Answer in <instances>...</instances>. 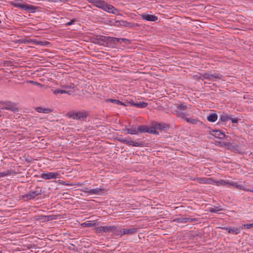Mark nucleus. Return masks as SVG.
Instances as JSON below:
<instances>
[{"instance_id": "a19ab883", "label": "nucleus", "mask_w": 253, "mask_h": 253, "mask_svg": "<svg viewBox=\"0 0 253 253\" xmlns=\"http://www.w3.org/2000/svg\"><path fill=\"white\" fill-rule=\"evenodd\" d=\"M195 220H196V219L195 218H192L190 217H186V223L187 222H192Z\"/></svg>"}, {"instance_id": "a211bd4d", "label": "nucleus", "mask_w": 253, "mask_h": 253, "mask_svg": "<svg viewBox=\"0 0 253 253\" xmlns=\"http://www.w3.org/2000/svg\"><path fill=\"white\" fill-rule=\"evenodd\" d=\"M26 42L27 43H32L34 45H45V43L46 42H44L38 41L36 40H27Z\"/></svg>"}, {"instance_id": "39448f33", "label": "nucleus", "mask_w": 253, "mask_h": 253, "mask_svg": "<svg viewBox=\"0 0 253 253\" xmlns=\"http://www.w3.org/2000/svg\"><path fill=\"white\" fill-rule=\"evenodd\" d=\"M116 229L115 226H99L94 228V231L96 233L99 234L102 233L110 232Z\"/></svg>"}, {"instance_id": "c03bdc74", "label": "nucleus", "mask_w": 253, "mask_h": 253, "mask_svg": "<svg viewBox=\"0 0 253 253\" xmlns=\"http://www.w3.org/2000/svg\"><path fill=\"white\" fill-rule=\"evenodd\" d=\"M74 22H75V20H72L70 22H68L66 24H67V25L69 26V25H72Z\"/></svg>"}, {"instance_id": "cd10ccee", "label": "nucleus", "mask_w": 253, "mask_h": 253, "mask_svg": "<svg viewBox=\"0 0 253 253\" xmlns=\"http://www.w3.org/2000/svg\"><path fill=\"white\" fill-rule=\"evenodd\" d=\"M230 115L227 114H223L220 116V120L222 122H226L229 121Z\"/></svg>"}, {"instance_id": "6e6552de", "label": "nucleus", "mask_w": 253, "mask_h": 253, "mask_svg": "<svg viewBox=\"0 0 253 253\" xmlns=\"http://www.w3.org/2000/svg\"><path fill=\"white\" fill-rule=\"evenodd\" d=\"M42 193L41 189H38L35 191H31L23 196V197L28 200L34 199L38 195Z\"/></svg>"}, {"instance_id": "412c9836", "label": "nucleus", "mask_w": 253, "mask_h": 253, "mask_svg": "<svg viewBox=\"0 0 253 253\" xmlns=\"http://www.w3.org/2000/svg\"><path fill=\"white\" fill-rule=\"evenodd\" d=\"M131 104L136 107L139 108H143L146 107L148 105V103L144 102H139L137 103L133 102L131 103Z\"/></svg>"}, {"instance_id": "2eb2a0df", "label": "nucleus", "mask_w": 253, "mask_h": 253, "mask_svg": "<svg viewBox=\"0 0 253 253\" xmlns=\"http://www.w3.org/2000/svg\"><path fill=\"white\" fill-rule=\"evenodd\" d=\"M225 230H226L228 233H231L234 235L238 234L240 233V228L238 227H224L223 228Z\"/></svg>"}, {"instance_id": "de8ad7c7", "label": "nucleus", "mask_w": 253, "mask_h": 253, "mask_svg": "<svg viewBox=\"0 0 253 253\" xmlns=\"http://www.w3.org/2000/svg\"><path fill=\"white\" fill-rule=\"evenodd\" d=\"M126 22H125V21H122V23H124V24H125Z\"/></svg>"}, {"instance_id": "473e14b6", "label": "nucleus", "mask_w": 253, "mask_h": 253, "mask_svg": "<svg viewBox=\"0 0 253 253\" xmlns=\"http://www.w3.org/2000/svg\"><path fill=\"white\" fill-rule=\"evenodd\" d=\"M235 187H236V188L238 189H241V190H244V191H250L249 190V189H246L245 188L243 185H241V184H239L238 183L236 182V184H235Z\"/></svg>"}, {"instance_id": "c756f323", "label": "nucleus", "mask_w": 253, "mask_h": 253, "mask_svg": "<svg viewBox=\"0 0 253 253\" xmlns=\"http://www.w3.org/2000/svg\"><path fill=\"white\" fill-rule=\"evenodd\" d=\"M173 221L176 222L178 223H186V217H179L176 218L173 220Z\"/></svg>"}, {"instance_id": "ddd939ff", "label": "nucleus", "mask_w": 253, "mask_h": 253, "mask_svg": "<svg viewBox=\"0 0 253 253\" xmlns=\"http://www.w3.org/2000/svg\"><path fill=\"white\" fill-rule=\"evenodd\" d=\"M141 17L142 20L147 21H155L158 19V18L156 16L147 14H142Z\"/></svg>"}, {"instance_id": "dca6fc26", "label": "nucleus", "mask_w": 253, "mask_h": 253, "mask_svg": "<svg viewBox=\"0 0 253 253\" xmlns=\"http://www.w3.org/2000/svg\"><path fill=\"white\" fill-rule=\"evenodd\" d=\"M39 219L42 220L43 221H48L56 219V216L55 215H41L39 216Z\"/></svg>"}, {"instance_id": "423d86ee", "label": "nucleus", "mask_w": 253, "mask_h": 253, "mask_svg": "<svg viewBox=\"0 0 253 253\" xmlns=\"http://www.w3.org/2000/svg\"><path fill=\"white\" fill-rule=\"evenodd\" d=\"M119 141L125 144L131 145L134 147H142L143 146V142L141 141L135 142L132 140H128L126 138H119Z\"/></svg>"}, {"instance_id": "a18cd8bd", "label": "nucleus", "mask_w": 253, "mask_h": 253, "mask_svg": "<svg viewBox=\"0 0 253 253\" xmlns=\"http://www.w3.org/2000/svg\"><path fill=\"white\" fill-rule=\"evenodd\" d=\"M156 132L157 131L155 130L153 131V129H151V130L149 129V132L151 133H156Z\"/></svg>"}, {"instance_id": "7ed1b4c3", "label": "nucleus", "mask_w": 253, "mask_h": 253, "mask_svg": "<svg viewBox=\"0 0 253 253\" xmlns=\"http://www.w3.org/2000/svg\"><path fill=\"white\" fill-rule=\"evenodd\" d=\"M87 114L85 111L71 112L68 113V116L73 119L81 120L86 117Z\"/></svg>"}, {"instance_id": "72a5a7b5", "label": "nucleus", "mask_w": 253, "mask_h": 253, "mask_svg": "<svg viewBox=\"0 0 253 253\" xmlns=\"http://www.w3.org/2000/svg\"><path fill=\"white\" fill-rule=\"evenodd\" d=\"M252 227H253V223H250V224H243L240 227V228L243 229V228H246L247 229H249V228H251Z\"/></svg>"}, {"instance_id": "4c0bfd02", "label": "nucleus", "mask_w": 253, "mask_h": 253, "mask_svg": "<svg viewBox=\"0 0 253 253\" xmlns=\"http://www.w3.org/2000/svg\"><path fill=\"white\" fill-rule=\"evenodd\" d=\"M229 121H231L232 123H237L238 122L239 119L237 118H231L230 116V119H229Z\"/></svg>"}, {"instance_id": "bb28decb", "label": "nucleus", "mask_w": 253, "mask_h": 253, "mask_svg": "<svg viewBox=\"0 0 253 253\" xmlns=\"http://www.w3.org/2000/svg\"><path fill=\"white\" fill-rule=\"evenodd\" d=\"M221 145L224 146L226 148L229 150H233L235 147L234 144L230 142H223Z\"/></svg>"}, {"instance_id": "e433bc0d", "label": "nucleus", "mask_w": 253, "mask_h": 253, "mask_svg": "<svg viewBox=\"0 0 253 253\" xmlns=\"http://www.w3.org/2000/svg\"><path fill=\"white\" fill-rule=\"evenodd\" d=\"M65 90H66V91H72V93L74 92V90H73V89H74V87L72 86H65Z\"/></svg>"}, {"instance_id": "58836bf2", "label": "nucleus", "mask_w": 253, "mask_h": 253, "mask_svg": "<svg viewBox=\"0 0 253 253\" xmlns=\"http://www.w3.org/2000/svg\"><path fill=\"white\" fill-rule=\"evenodd\" d=\"M124 231V229H121L119 230H117L116 232V235H125V234H123V231Z\"/></svg>"}, {"instance_id": "f257e3e1", "label": "nucleus", "mask_w": 253, "mask_h": 253, "mask_svg": "<svg viewBox=\"0 0 253 253\" xmlns=\"http://www.w3.org/2000/svg\"><path fill=\"white\" fill-rule=\"evenodd\" d=\"M187 106L183 104H177L175 108L172 110V113L176 115L177 117L181 118L187 122L192 124H196L198 120L192 118H187L188 114L186 112Z\"/></svg>"}, {"instance_id": "0eeeda50", "label": "nucleus", "mask_w": 253, "mask_h": 253, "mask_svg": "<svg viewBox=\"0 0 253 253\" xmlns=\"http://www.w3.org/2000/svg\"><path fill=\"white\" fill-rule=\"evenodd\" d=\"M12 4L15 7L21 8L28 11H32V10L35 9L34 6L29 5L26 4H22L17 1H13Z\"/></svg>"}, {"instance_id": "f3484780", "label": "nucleus", "mask_w": 253, "mask_h": 253, "mask_svg": "<svg viewBox=\"0 0 253 253\" xmlns=\"http://www.w3.org/2000/svg\"><path fill=\"white\" fill-rule=\"evenodd\" d=\"M227 181L228 180L219 179L218 180H215L214 179L213 185H215L217 186L224 185L227 186Z\"/></svg>"}, {"instance_id": "aec40b11", "label": "nucleus", "mask_w": 253, "mask_h": 253, "mask_svg": "<svg viewBox=\"0 0 253 253\" xmlns=\"http://www.w3.org/2000/svg\"><path fill=\"white\" fill-rule=\"evenodd\" d=\"M217 119V115L215 113L210 114L207 117V120L210 122H214Z\"/></svg>"}, {"instance_id": "f03ea898", "label": "nucleus", "mask_w": 253, "mask_h": 253, "mask_svg": "<svg viewBox=\"0 0 253 253\" xmlns=\"http://www.w3.org/2000/svg\"><path fill=\"white\" fill-rule=\"evenodd\" d=\"M223 77L219 73H214L211 74V73H205L204 74H201L199 78L204 80L207 79L210 81H215L216 80H223Z\"/></svg>"}, {"instance_id": "9b49d317", "label": "nucleus", "mask_w": 253, "mask_h": 253, "mask_svg": "<svg viewBox=\"0 0 253 253\" xmlns=\"http://www.w3.org/2000/svg\"><path fill=\"white\" fill-rule=\"evenodd\" d=\"M195 180L197 182L201 184H210L213 185L214 183V179L211 177H197L195 179Z\"/></svg>"}, {"instance_id": "09e8293b", "label": "nucleus", "mask_w": 253, "mask_h": 253, "mask_svg": "<svg viewBox=\"0 0 253 253\" xmlns=\"http://www.w3.org/2000/svg\"><path fill=\"white\" fill-rule=\"evenodd\" d=\"M1 117V115L0 114V117Z\"/></svg>"}, {"instance_id": "7c9ffc66", "label": "nucleus", "mask_w": 253, "mask_h": 253, "mask_svg": "<svg viewBox=\"0 0 253 253\" xmlns=\"http://www.w3.org/2000/svg\"><path fill=\"white\" fill-rule=\"evenodd\" d=\"M12 173V171L10 170H6L5 171L0 172V178L4 177L5 176L10 175Z\"/></svg>"}, {"instance_id": "2f4dec72", "label": "nucleus", "mask_w": 253, "mask_h": 253, "mask_svg": "<svg viewBox=\"0 0 253 253\" xmlns=\"http://www.w3.org/2000/svg\"><path fill=\"white\" fill-rule=\"evenodd\" d=\"M95 225V223L94 221H88L84 222L82 224V225L84 227H91Z\"/></svg>"}, {"instance_id": "b1692460", "label": "nucleus", "mask_w": 253, "mask_h": 253, "mask_svg": "<svg viewBox=\"0 0 253 253\" xmlns=\"http://www.w3.org/2000/svg\"><path fill=\"white\" fill-rule=\"evenodd\" d=\"M125 131L126 132L127 134H138V130H137V128L134 127H132L130 128H126L125 129Z\"/></svg>"}, {"instance_id": "20e7f679", "label": "nucleus", "mask_w": 253, "mask_h": 253, "mask_svg": "<svg viewBox=\"0 0 253 253\" xmlns=\"http://www.w3.org/2000/svg\"><path fill=\"white\" fill-rule=\"evenodd\" d=\"M104 190L101 187H96L95 188H93V189H88L86 187H84L82 190V191L83 192L87 194L88 195H102L104 193Z\"/></svg>"}, {"instance_id": "9d476101", "label": "nucleus", "mask_w": 253, "mask_h": 253, "mask_svg": "<svg viewBox=\"0 0 253 253\" xmlns=\"http://www.w3.org/2000/svg\"><path fill=\"white\" fill-rule=\"evenodd\" d=\"M87 1L91 3L94 6L103 10L105 4V2L102 0H87Z\"/></svg>"}, {"instance_id": "c85d7f7f", "label": "nucleus", "mask_w": 253, "mask_h": 253, "mask_svg": "<svg viewBox=\"0 0 253 253\" xmlns=\"http://www.w3.org/2000/svg\"><path fill=\"white\" fill-rule=\"evenodd\" d=\"M107 101L109 102H112L114 104H118V105H124L123 103H122L120 100H117V99H109L107 100Z\"/></svg>"}, {"instance_id": "79ce46f5", "label": "nucleus", "mask_w": 253, "mask_h": 253, "mask_svg": "<svg viewBox=\"0 0 253 253\" xmlns=\"http://www.w3.org/2000/svg\"><path fill=\"white\" fill-rule=\"evenodd\" d=\"M124 42L126 44L129 43V40L125 38H121V42Z\"/></svg>"}, {"instance_id": "4be33fe9", "label": "nucleus", "mask_w": 253, "mask_h": 253, "mask_svg": "<svg viewBox=\"0 0 253 253\" xmlns=\"http://www.w3.org/2000/svg\"><path fill=\"white\" fill-rule=\"evenodd\" d=\"M137 130H138V132H149V128L145 126V125H141L139 126L137 128Z\"/></svg>"}, {"instance_id": "f8f14e48", "label": "nucleus", "mask_w": 253, "mask_h": 253, "mask_svg": "<svg viewBox=\"0 0 253 253\" xmlns=\"http://www.w3.org/2000/svg\"><path fill=\"white\" fill-rule=\"evenodd\" d=\"M103 10L108 13H110L114 14H118L119 10L118 9L114 7L113 5H110L105 3L104 7Z\"/></svg>"}, {"instance_id": "c9c22d12", "label": "nucleus", "mask_w": 253, "mask_h": 253, "mask_svg": "<svg viewBox=\"0 0 253 253\" xmlns=\"http://www.w3.org/2000/svg\"><path fill=\"white\" fill-rule=\"evenodd\" d=\"M236 183V182H234V181H229L228 180V181H227V186H231L235 187Z\"/></svg>"}, {"instance_id": "1a4fd4ad", "label": "nucleus", "mask_w": 253, "mask_h": 253, "mask_svg": "<svg viewBox=\"0 0 253 253\" xmlns=\"http://www.w3.org/2000/svg\"><path fill=\"white\" fill-rule=\"evenodd\" d=\"M59 174L57 172L42 173L41 177L44 180L56 179L58 177Z\"/></svg>"}, {"instance_id": "393cba45", "label": "nucleus", "mask_w": 253, "mask_h": 253, "mask_svg": "<svg viewBox=\"0 0 253 253\" xmlns=\"http://www.w3.org/2000/svg\"><path fill=\"white\" fill-rule=\"evenodd\" d=\"M137 232V229L136 228H130L128 229H124L123 234H132Z\"/></svg>"}, {"instance_id": "ea45409f", "label": "nucleus", "mask_w": 253, "mask_h": 253, "mask_svg": "<svg viewBox=\"0 0 253 253\" xmlns=\"http://www.w3.org/2000/svg\"><path fill=\"white\" fill-rule=\"evenodd\" d=\"M3 109H5L7 110H13V107L10 106L9 104H8L7 106L4 107L2 108Z\"/></svg>"}, {"instance_id": "49530a36", "label": "nucleus", "mask_w": 253, "mask_h": 253, "mask_svg": "<svg viewBox=\"0 0 253 253\" xmlns=\"http://www.w3.org/2000/svg\"><path fill=\"white\" fill-rule=\"evenodd\" d=\"M249 190H250V191L253 192V190H251V189H249Z\"/></svg>"}, {"instance_id": "37998d69", "label": "nucleus", "mask_w": 253, "mask_h": 253, "mask_svg": "<svg viewBox=\"0 0 253 253\" xmlns=\"http://www.w3.org/2000/svg\"><path fill=\"white\" fill-rule=\"evenodd\" d=\"M121 38H113L112 41L113 42H118L121 43Z\"/></svg>"}, {"instance_id": "a878e982", "label": "nucleus", "mask_w": 253, "mask_h": 253, "mask_svg": "<svg viewBox=\"0 0 253 253\" xmlns=\"http://www.w3.org/2000/svg\"><path fill=\"white\" fill-rule=\"evenodd\" d=\"M222 209L220 206H214L208 209V211L212 213H215L217 211H221Z\"/></svg>"}, {"instance_id": "f704fd0d", "label": "nucleus", "mask_w": 253, "mask_h": 253, "mask_svg": "<svg viewBox=\"0 0 253 253\" xmlns=\"http://www.w3.org/2000/svg\"><path fill=\"white\" fill-rule=\"evenodd\" d=\"M29 83L33 84V85H37L39 87H42V85L40 83H38L36 82H35L34 81H29Z\"/></svg>"}, {"instance_id": "6ab92c4d", "label": "nucleus", "mask_w": 253, "mask_h": 253, "mask_svg": "<svg viewBox=\"0 0 253 253\" xmlns=\"http://www.w3.org/2000/svg\"><path fill=\"white\" fill-rule=\"evenodd\" d=\"M72 91H71V90L66 91V90L59 89H56L53 90V93L54 94H57L58 93H61V94L66 93V94L70 95L72 94Z\"/></svg>"}, {"instance_id": "4468645a", "label": "nucleus", "mask_w": 253, "mask_h": 253, "mask_svg": "<svg viewBox=\"0 0 253 253\" xmlns=\"http://www.w3.org/2000/svg\"><path fill=\"white\" fill-rule=\"evenodd\" d=\"M211 134L213 136L219 139H222L224 137H226L227 139L228 140V137H226L225 135L223 133L218 130H212L211 131Z\"/></svg>"}, {"instance_id": "5701e85b", "label": "nucleus", "mask_w": 253, "mask_h": 253, "mask_svg": "<svg viewBox=\"0 0 253 253\" xmlns=\"http://www.w3.org/2000/svg\"><path fill=\"white\" fill-rule=\"evenodd\" d=\"M36 110L39 113L47 114L51 112V110L49 108H43L42 107H37Z\"/></svg>"}]
</instances>
